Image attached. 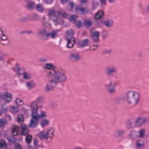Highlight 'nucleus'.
<instances>
[{"mask_svg":"<svg viewBox=\"0 0 149 149\" xmlns=\"http://www.w3.org/2000/svg\"><path fill=\"white\" fill-rule=\"evenodd\" d=\"M75 11L77 13L80 14L84 15L88 12L89 9L88 8L83 7L81 6H76L75 8Z\"/></svg>","mask_w":149,"mask_h":149,"instance_id":"obj_8","label":"nucleus"},{"mask_svg":"<svg viewBox=\"0 0 149 149\" xmlns=\"http://www.w3.org/2000/svg\"><path fill=\"white\" fill-rule=\"evenodd\" d=\"M70 58L73 61H77L80 59V56L79 53L74 52L71 54L70 56Z\"/></svg>","mask_w":149,"mask_h":149,"instance_id":"obj_12","label":"nucleus"},{"mask_svg":"<svg viewBox=\"0 0 149 149\" xmlns=\"http://www.w3.org/2000/svg\"><path fill=\"white\" fill-rule=\"evenodd\" d=\"M144 145V141L142 140H137L136 143V146L137 148H139L143 147Z\"/></svg>","mask_w":149,"mask_h":149,"instance_id":"obj_25","label":"nucleus"},{"mask_svg":"<svg viewBox=\"0 0 149 149\" xmlns=\"http://www.w3.org/2000/svg\"><path fill=\"white\" fill-rule=\"evenodd\" d=\"M146 11L147 13L149 12V5H147L146 7Z\"/></svg>","mask_w":149,"mask_h":149,"instance_id":"obj_64","label":"nucleus"},{"mask_svg":"<svg viewBox=\"0 0 149 149\" xmlns=\"http://www.w3.org/2000/svg\"><path fill=\"white\" fill-rule=\"evenodd\" d=\"M87 3L86 0H80V6L84 4H86Z\"/></svg>","mask_w":149,"mask_h":149,"instance_id":"obj_56","label":"nucleus"},{"mask_svg":"<svg viewBox=\"0 0 149 149\" xmlns=\"http://www.w3.org/2000/svg\"><path fill=\"white\" fill-rule=\"evenodd\" d=\"M7 123L6 120L5 119H0V127H2L6 125Z\"/></svg>","mask_w":149,"mask_h":149,"instance_id":"obj_39","label":"nucleus"},{"mask_svg":"<svg viewBox=\"0 0 149 149\" xmlns=\"http://www.w3.org/2000/svg\"><path fill=\"white\" fill-rule=\"evenodd\" d=\"M7 139L9 142H13L15 140V138L13 136L9 137Z\"/></svg>","mask_w":149,"mask_h":149,"instance_id":"obj_51","label":"nucleus"},{"mask_svg":"<svg viewBox=\"0 0 149 149\" xmlns=\"http://www.w3.org/2000/svg\"><path fill=\"white\" fill-rule=\"evenodd\" d=\"M69 36L68 35L66 39L67 41V47L68 48H72L73 47L75 43V39L74 38H70Z\"/></svg>","mask_w":149,"mask_h":149,"instance_id":"obj_11","label":"nucleus"},{"mask_svg":"<svg viewBox=\"0 0 149 149\" xmlns=\"http://www.w3.org/2000/svg\"><path fill=\"white\" fill-rule=\"evenodd\" d=\"M23 116L22 114H19L17 116V121L19 123L22 122L23 121Z\"/></svg>","mask_w":149,"mask_h":149,"instance_id":"obj_43","label":"nucleus"},{"mask_svg":"<svg viewBox=\"0 0 149 149\" xmlns=\"http://www.w3.org/2000/svg\"><path fill=\"white\" fill-rule=\"evenodd\" d=\"M36 101L38 103H42L44 101V98L41 96H39L36 98Z\"/></svg>","mask_w":149,"mask_h":149,"instance_id":"obj_41","label":"nucleus"},{"mask_svg":"<svg viewBox=\"0 0 149 149\" xmlns=\"http://www.w3.org/2000/svg\"><path fill=\"white\" fill-rule=\"evenodd\" d=\"M0 42L3 45H7L9 44V41L6 36L0 40Z\"/></svg>","mask_w":149,"mask_h":149,"instance_id":"obj_27","label":"nucleus"},{"mask_svg":"<svg viewBox=\"0 0 149 149\" xmlns=\"http://www.w3.org/2000/svg\"><path fill=\"white\" fill-rule=\"evenodd\" d=\"M39 61L42 63H43L46 62L47 61V58H40L39 59Z\"/></svg>","mask_w":149,"mask_h":149,"instance_id":"obj_52","label":"nucleus"},{"mask_svg":"<svg viewBox=\"0 0 149 149\" xmlns=\"http://www.w3.org/2000/svg\"><path fill=\"white\" fill-rule=\"evenodd\" d=\"M140 95L139 93L133 91H129L125 94V99L127 103L135 106L137 105L139 102Z\"/></svg>","mask_w":149,"mask_h":149,"instance_id":"obj_3","label":"nucleus"},{"mask_svg":"<svg viewBox=\"0 0 149 149\" xmlns=\"http://www.w3.org/2000/svg\"><path fill=\"white\" fill-rule=\"evenodd\" d=\"M11 110L13 113H15L18 112V108L15 106H11L10 107Z\"/></svg>","mask_w":149,"mask_h":149,"instance_id":"obj_40","label":"nucleus"},{"mask_svg":"<svg viewBox=\"0 0 149 149\" xmlns=\"http://www.w3.org/2000/svg\"><path fill=\"white\" fill-rule=\"evenodd\" d=\"M91 37L93 40L95 42H97L99 40L100 32L98 31H91Z\"/></svg>","mask_w":149,"mask_h":149,"instance_id":"obj_16","label":"nucleus"},{"mask_svg":"<svg viewBox=\"0 0 149 149\" xmlns=\"http://www.w3.org/2000/svg\"><path fill=\"white\" fill-rule=\"evenodd\" d=\"M74 24L78 27H80L82 25V23L80 20H77V21L75 22Z\"/></svg>","mask_w":149,"mask_h":149,"instance_id":"obj_46","label":"nucleus"},{"mask_svg":"<svg viewBox=\"0 0 149 149\" xmlns=\"http://www.w3.org/2000/svg\"><path fill=\"white\" fill-rule=\"evenodd\" d=\"M104 15V12L102 10H100L95 14V19H99L102 17Z\"/></svg>","mask_w":149,"mask_h":149,"instance_id":"obj_24","label":"nucleus"},{"mask_svg":"<svg viewBox=\"0 0 149 149\" xmlns=\"http://www.w3.org/2000/svg\"><path fill=\"white\" fill-rule=\"evenodd\" d=\"M3 97L5 102L9 103L12 100L11 94L8 91H5L3 93Z\"/></svg>","mask_w":149,"mask_h":149,"instance_id":"obj_9","label":"nucleus"},{"mask_svg":"<svg viewBox=\"0 0 149 149\" xmlns=\"http://www.w3.org/2000/svg\"><path fill=\"white\" fill-rule=\"evenodd\" d=\"M146 118L143 117H138L135 120V123L136 124L141 125L144 124L146 121Z\"/></svg>","mask_w":149,"mask_h":149,"instance_id":"obj_14","label":"nucleus"},{"mask_svg":"<svg viewBox=\"0 0 149 149\" xmlns=\"http://www.w3.org/2000/svg\"><path fill=\"white\" fill-rule=\"evenodd\" d=\"M25 113H28L29 110L27 109H25V108L24 107H22L21 109Z\"/></svg>","mask_w":149,"mask_h":149,"instance_id":"obj_61","label":"nucleus"},{"mask_svg":"<svg viewBox=\"0 0 149 149\" xmlns=\"http://www.w3.org/2000/svg\"><path fill=\"white\" fill-rule=\"evenodd\" d=\"M60 14V11H56L54 9H51L49 12L48 15L52 18V20L53 22H56L55 25L57 24H62L63 23L62 20L58 18Z\"/></svg>","mask_w":149,"mask_h":149,"instance_id":"obj_5","label":"nucleus"},{"mask_svg":"<svg viewBox=\"0 0 149 149\" xmlns=\"http://www.w3.org/2000/svg\"><path fill=\"white\" fill-rule=\"evenodd\" d=\"M101 3L102 5H104L106 4V0H100Z\"/></svg>","mask_w":149,"mask_h":149,"instance_id":"obj_60","label":"nucleus"},{"mask_svg":"<svg viewBox=\"0 0 149 149\" xmlns=\"http://www.w3.org/2000/svg\"><path fill=\"white\" fill-rule=\"evenodd\" d=\"M49 120L44 119H43L41 121L40 125L42 127L44 128L45 126L48 125L49 124Z\"/></svg>","mask_w":149,"mask_h":149,"instance_id":"obj_26","label":"nucleus"},{"mask_svg":"<svg viewBox=\"0 0 149 149\" xmlns=\"http://www.w3.org/2000/svg\"><path fill=\"white\" fill-rule=\"evenodd\" d=\"M97 47V45H91L90 46L89 49L93 51L96 50Z\"/></svg>","mask_w":149,"mask_h":149,"instance_id":"obj_47","label":"nucleus"},{"mask_svg":"<svg viewBox=\"0 0 149 149\" xmlns=\"http://www.w3.org/2000/svg\"><path fill=\"white\" fill-rule=\"evenodd\" d=\"M32 138V136L31 135H28L26 136V142L28 144L31 143Z\"/></svg>","mask_w":149,"mask_h":149,"instance_id":"obj_42","label":"nucleus"},{"mask_svg":"<svg viewBox=\"0 0 149 149\" xmlns=\"http://www.w3.org/2000/svg\"><path fill=\"white\" fill-rule=\"evenodd\" d=\"M104 72L107 75L111 76L116 73L117 70L114 66L110 65L105 68Z\"/></svg>","mask_w":149,"mask_h":149,"instance_id":"obj_7","label":"nucleus"},{"mask_svg":"<svg viewBox=\"0 0 149 149\" xmlns=\"http://www.w3.org/2000/svg\"><path fill=\"white\" fill-rule=\"evenodd\" d=\"M60 31V29L54 30L51 32L48 33L46 34L47 37H49L50 38L54 39L57 36L58 32Z\"/></svg>","mask_w":149,"mask_h":149,"instance_id":"obj_10","label":"nucleus"},{"mask_svg":"<svg viewBox=\"0 0 149 149\" xmlns=\"http://www.w3.org/2000/svg\"><path fill=\"white\" fill-rule=\"evenodd\" d=\"M20 69L19 68V65L18 64H17L16 65L15 67L14 68L15 71L17 72Z\"/></svg>","mask_w":149,"mask_h":149,"instance_id":"obj_53","label":"nucleus"},{"mask_svg":"<svg viewBox=\"0 0 149 149\" xmlns=\"http://www.w3.org/2000/svg\"><path fill=\"white\" fill-rule=\"evenodd\" d=\"M102 23L107 27H111L113 25V22L111 19H107L105 20L102 22Z\"/></svg>","mask_w":149,"mask_h":149,"instance_id":"obj_17","label":"nucleus"},{"mask_svg":"<svg viewBox=\"0 0 149 149\" xmlns=\"http://www.w3.org/2000/svg\"><path fill=\"white\" fill-rule=\"evenodd\" d=\"M49 83L46 84L45 90L49 92L52 90L54 86L59 83H63L65 82L67 80L66 77H53L49 79Z\"/></svg>","mask_w":149,"mask_h":149,"instance_id":"obj_4","label":"nucleus"},{"mask_svg":"<svg viewBox=\"0 0 149 149\" xmlns=\"http://www.w3.org/2000/svg\"><path fill=\"white\" fill-rule=\"evenodd\" d=\"M116 85V83L112 80L110 81L106 86V87L109 93L112 94L116 92L115 87Z\"/></svg>","mask_w":149,"mask_h":149,"instance_id":"obj_6","label":"nucleus"},{"mask_svg":"<svg viewBox=\"0 0 149 149\" xmlns=\"http://www.w3.org/2000/svg\"><path fill=\"white\" fill-rule=\"evenodd\" d=\"M15 149H22L21 147L19 144H16L15 145Z\"/></svg>","mask_w":149,"mask_h":149,"instance_id":"obj_58","label":"nucleus"},{"mask_svg":"<svg viewBox=\"0 0 149 149\" xmlns=\"http://www.w3.org/2000/svg\"><path fill=\"white\" fill-rule=\"evenodd\" d=\"M31 18L33 20L37 21L38 20L39 17L37 14H35L32 16Z\"/></svg>","mask_w":149,"mask_h":149,"instance_id":"obj_45","label":"nucleus"},{"mask_svg":"<svg viewBox=\"0 0 149 149\" xmlns=\"http://www.w3.org/2000/svg\"><path fill=\"white\" fill-rule=\"evenodd\" d=\"M74 32L73 30L71 29L67 30L66 32V38L67 37L68 34L69 35L70 38L71 37L73 38V36L74 34Z\"/></svg>","mask_w":149,"mask_h":149,"instance_id":"obj_28","label":"nucleus"},{"mask_svg":"<svg viewBox=\"0 0 149 149\" xmlns=\"http://www.w3.org/2000/svg\"><path fill=\"white\" fill-rule=\"evenodd\" d=\"M34 145L36 147L38 146V141L36 138L34 139Z\"/></svg>","mask_w":149,"mask_h":149,"instance_id":"obj_57","label":"nucleus"},{"mask_svg":"<svg viewBox=\"0 0 149 149\" xmlns=\"http://www.w3.org/2000/svg\"><path fill=\"white\" fill-rule=\"evenodd\" d=\"M38 137L40 139H47V136L46 135V132L44 131H41L38 134Z\"/></svg>","mask_w":149,"mask_h":149,"instance_id":"obj_23","label":"nucleus"},{"mask_svg":"<svg viewBox=\"0 0 149 149\" xmlns=\"http://www.w3.org/2000/svg\"><path fill=\"white\" fill-rule=\"evenodd\" d=\"M124 131L121 129L116 130L113 132V135L116 138H119L122 137L124 134Z\"/></svg>","mask_w":149,"mask_h":149,"instance_id":"obj_15","label":"nucleus"},{"mask_svg":"<svg viewBox=\"0 0 149 149\" xmlns=\"http://www.w3.org/2000/svg\"><path fill=\"white\" fill-rule=\"evenodd\" d=\"M24 72L25 71L24 69L22 68L20 69V70H19L18 71L16 72V73L18 75L20 76L21 74H22V75H23V74Z\"/></svg>","mask_w":149,"mask_h":149,"instance_id":"obj_44","label":"nucleus"},{"mask_svg":"<svg viewBox=\"0 0 149 149\" xmlns=\"http://www.w3.org/2000/svg\"><path fill=\"white\" fill-rule=\"evenodd\" d=\"M34 2L33 1H30L27 3V7L29 10H32L34 8Z\"/></svg>","mask_w":149,"mask_h":149,"instance_id":"obj_38","label":"nucleus"},{"mask_svg":"<svg viewBox=\"0 0 149 149\" xmlns=\"http://www.w3.org/2000/svg\"><path fill=\"white\" fill-rule=\"evenodd\" d=\"M108 36V33L106 31H104L103 32L102 36L104 38H106Z\"/></svg>","mask_w":149,"mask_h":149,"instance_id":"obj_59","label":"nucleus"},{"mask_svg":"<svg viewBox=\"0 0 149 149\" xmlns=\"http://www.w3.org/2000/svg\"><path fill=\"white\" fill-rule=\"evenodd\" d=\"M27 19V17H22L20 18V20L22 22H24L26 21Z\"/></svg>","mask_w":149,"mask_h":149,"instance_id":"obj_54","label":"nucleus"},{"mask_svg":"<svg viewBox=\"0 0 149 149\" xmlns=\"http://www.w3.org/2000/svg\"><path fill=\"white\" fill-rule=\"evenodd\" d=\"M0 147L2 149H6L7 147L6 143L3 140L0 141Z\"/></svg>","mask_w":149,"mask_h":149,"instance_id":"obj_36","label":"nucleus"},{"mask_svg":"<svg viewBox=\"0 0 149 149\" xmlns=\"http://www.w3.org/2000/svg\"><path fill=\"white\" fill-rule=\"evenodd\" d=\"M5 105V104H2L1 105V107H2V110L3 111H6L7 110V107H6L5 108H4L3 107V106L4 105Z\"/></svg>","mask_w":149,"mask_h":149,"instance_id":"obj_63","label":"nucleus"},{"mask_svg":"<svg viewBox=\"0 0 149 149\" xmlns=\"http://www.w3.org/2000/svg\"><path fill=\"white\" fill-rule=\"evenodd\" d=\"M31 111V118L29 125V127L34 128L38 126L39 120L42 118L47 117L46 113L44 111H40V114L38 112V106L36 102H31L29 106Z\"/></svg>","mask_w":149,"mask_h":149,"instance_id":"obj_1","label":"nucleus"},{"mask_svg":"<svg viewBox=\"0 0 149 149\" xmlns=\"http://www.w3.org/2000/svg\"><path fill=\"white\" fill-rule=\"evenodd\" d=\"M23 77L25 79H29L31 78V76L29 73L25 72L23 74Z\"/></svg>","mask_w":149,"mask_h":149,"instance_id":"obj_31","label":"nucleus"},{"mask_svg":"<svg viewBox=\"0 0 149 149\" xmlns=\"http://www.w3.org/2000/svg\"><path fill=\"white\" fill-rule=\"evenodd\" d=\"M47 30L45 28L41 29L39 30L37 33V34L38 36H46V34L47 33Z\"/></svg>","mask_w":149,"mask_h":149,"instance_id":"obj_22","label":"nucleus"},{"mask_svg":"<svg viewBox=\"0 0 149 149\" xmlns=\"http://www.w3.org/2000/svg\"><path fill=\"white\" fill-rule=\"evenodd\" d=\"M4 58V54L0 52V61H2Z\"/></svg>","mask_w":149,"mask_h":149,"instance_id":"obj_55","label":"nucleus"},{"mask_svg":"<svg viewBox=\"0 0 149 149\" xmlns=\"http://www.w3.org/2000/svg\"><path fill=\"white\" fill-rule=\"evenodd\" d=\"M26 86L28 89L31 90L34 88L36 86V84L33 81H27L26 82Z\"/></svg>","mask_w":149,"mask_h":149,"instance_id":"obj_19","label":"nucleus"},{"mask_svg":"<svg viewBox=\"0 0 149 149\" xmlns=\"http://www.w3.org/2000/svg\"><path fill=\"white\" fill-rule=\"evenodd\" d=\"M60 14H61L62 16L63 17L67 18L68 19L70 15H68L66 14L65 13L63 12L61 13L60 12Z\"/></svg>","mask_w":149,"mask_h":149,"instance_id":"obj_48","label":"nucleus"},{"mask_svg":"<svg viewBox=\"0 0 149 149\" xmlns=\"http://www.w3.org/2000/svg\"><path fill=\"white\" fill-rule=\"evenodd\" d=\"M92 10H93L95 9L98 5V2L95 1L93 0L91 1Z\"/></svg>","mask_w":149,"mask_h":149,"instance_id":"obj_29","label":"nucleus"},{"mask_svg":"<svg viewBox=\"0 0 149 149\" xmlns=\"http://www.w3.org/2000/svg\"><path fill=\"white\" fill-rule=\"evenodd\" d=\"M76 15H70L68 19L70 20L72 22L74 23L77 21L76 19L78 17Z\"/></svg>","mask_w":149,"mask_h":149,"instance_id":"obj_32","label":"nucleus"},{"mask_svg":"<svg viewBox=\"0 0 149 149\" xmlns=\"http://www.w3.org/2000/svg\"><path fill=\"white\" fill-rule=\"evenodd\" d=\"M22 131L21 134L22 135H25L27 134L29 132V130L24 124H23L21 126Z\"/></svg>","mask_w":149,"mask_h":149,"instance_id":"obj_20","label":"nucleus"},{"mask_svg":"<svg viewBox=\"0 0 149 149\" xmlns=\"http://www.w3.org/2000/svg\"><path fill=\"white\" fill-rule=\"evenodd\" d=\"M112 50L110 49H105L103 52V53L106 54H110Z\"/></svg>","mask_w":149,"mask_h":149,"instance_id":"obj_50","label":"nucleus"},{"mask_svg":"<svg viewBox=\"0 0 149 149\" xmlns=\"http://www.w3.org/2000/svg\"><path fill=\"white\" fill-rule=\"evenodd\" d=\"M84 25L87 26H91L92 24V21L89 19H84Z\"/></svg>","mask_w":149,"mask_h":149,"instance_id":"obj_33","label":"nucleus"},{"mask_svg":"<svg viewBox=\"0 0 149 149\" xmlns=\"http://www.w3.org/2000/svg\"><path fill=\"white\" fill-rule=\"evenodd\" d=\"M89 42V40L86 39L81 41L79 43V45L81 47H84L88 46Z\"/></svg>","mask_w":149,"mask_h":149,"instance_id":"obj_21","label":"nucleus"},{"mask_svg":"<svg viewBox=\"0 0 149 149\" xmlns=\"http://www.w3.org/2000/svg\"><path fill=\"white\" fill-rule=\"evenodd\" d=\"M69 5L71 7V10H72L74 6V3L72 2H71L69 3Z\"/></svg>","mask_w":149,"mask_h":149,"instance_id":"obj_62","label":"nucleus"},{"mask_svg":"<svg viewBox=\"0 0 149 149\" xmlns=\"http://www.w3.org/2000/svg\"><path fill=\"white\" fill-rule=\"evenodd\" d=\"M6 36L3 33V31L2 29L0 28V40L3 38V37Z\"/></svg>","mask_w":149,"mask_h":149,"instance_id":"obj_49","label":"nucleus"},{"mask_svg":"<svg viewBox=\"0 0 149 149\" xmlns=\"http://www.w3.org/2000/svg\"><path fill=\"white\" fill-rule=\"evenodd\" d=\"M37 10L40 12H42L44 11V8L43 6L41 4H38L36 6Z\"/></svg>","mask_w":149,"mask_h":149,"instance_id":"obj_37","label":"nucleus"},{"mask_svg":"<svg viewBox=\"0 0 149 149\" xmlns=\"http://www.w3.org/2000/svg\"><path fill=\"white\" fill-rule=\"evenodd\" d=\"M138 134L139 137L141 138H143L144 137L145 135V131L144 129H141L139 131Z\"/></svg>","mask_w":149,"mask_h":149,"instance_id":"obj_35","label":"nucleus"},{"mask_svg":"<svg viewBox=\"0 0 149 149\" xmlns=\"http://www.w3.org/2000/svg\"><path fill=\"white\" fill-rule=\"evenodd\" d=\"M55 130L53 128H48L46 131V135L47 139L49 138H52L54 136V132Z\"/></svg>","mask_w":149,"mask_h":149,"instance_id":"obj_13","label":"nucleus"},{"mask_svg":"<svg viewBox=\"0 0 149 149\" xmlns=\"http://www.w3.org/2000/svg\"><path fill=\"white\" fill-rule=\"evenodd\" d=\"M43 68L45 69L51 70L47 73L46 76L48 79L51 78L53 77H66L63 72L55 70V67L52 63H46L44 65Z\"/></svg>","mask_w":149,"mask_h":149,"instance_id":"obj_2","label":"nucleus"},{"mask_svg":"<svg viewBox=\"0 0 149 149\" xmlns=\"http://www.w3.org/2000/svg\"><path fill=\"white\" fill-rule=\"evenodd\" d=\"M129 137L132 140L135 139L136 138L139 137L138 132L135 131H132L129 133Z\"/></svg>","mask_w":149,"mask_h":149,"instance_id":"obj_18","label":"nucleus"},{"mask_svg":"<svg viewBox=\"0 0 149 149\" xmlns=\"http://www.w3.org/2000/svg\"><path fill=\"white\" fill-rule=\"evenodd\" d=\"M19 129V127L15 125L13 126L12 133L14 135H16L17 134Z\"/></svg>","mask_w":149,"mask_h":149,"instance_id":"obj_30","label":"nucleus"},{"mask_svg":"<svg viewBox=\"0 0 149 149\" xmlns=\"http://www.w3.org/2000/svg\"><path fill=\"white\" fill-rule=\"evenodd\" d=\"M15 102L17 105L20 106H22L24 104L23 101L18 98L16 99Z\"/></svg>","mask_w":149,"mask_h":149,"instance_id":"obj_34","label":"nucleus"}]
</instances>
